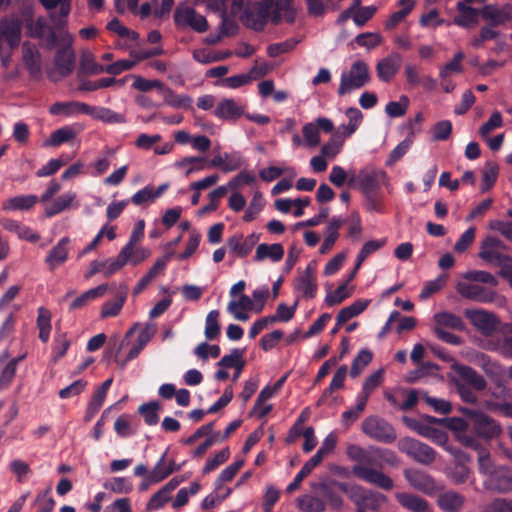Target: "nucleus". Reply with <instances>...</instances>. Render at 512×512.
Masks as SVG:
<instances>
[{"instance_id":"1","label":"nucleus","mask_w":512,"mask_h":512,"mask_svg":"<svg viewBox=\"0 0 512 512\" xmlns=\"http://www.w3.org/2000/svg\"><path fill=\"white\" fill-rule=\"evenodd\" d=\"M498 280L491 273L481 270H473L464 273L457 282L456 290L464 298L490 302L493 301L494 288Z\"/></svg>"},{"instance_id":"2","label":"nucleus","mask_w":512,"mask_h":512,"mask_svg":"<svg viewBox=\"0 0 512 512\" xmlns=\"http://www.w3.org/2000/svg\"><path fill=\"white\" fill-rule=\"evenodd\" d=\"M270 295L269 287H258L252 291L251 296L243 295L236 299L229 300L227 310L235 319L247 320L264 310Z\"/></svg>"},{"instance_id":"3","label":"nucleus","mask_w":512,"mask_h":512,"mask_svg":"<svg viewBox=\"0 0 512 512\" xmlns=\"http://www.w3.org/2000/svg\"><path fill=\"white\" fill-rule=\"evenodd\" d=\"M293 0H277L274 4L272 0H262L254 4L245 13V22L255 30L263 27L267 19L277 22L282 17V11L289 9Z\"/></svg>"},{"instance_id":"4","label":"nucleus","mask_w":512,"mask_h":512,"mask_svg":"<svg viewBox=\"0 0 512 512\" xmlns=\"http://www.w3.org/2000/svg\"><path fill=\"white\" fill-rule=\"evenodd\" d=\"M462 412L470 420L472 435H475V438L479 439L482 443L489 445L493 438L501 434V425L485 413L469 408H463Z\"/></svg>"},{"instance_id":"5","label":"nucleus","mask_w":512,"mask_h":512,"mask_svg":"<svg viewBox=\"0 0 512 512\" xmlns=\"http://www.w3.org/2000/svg\"><path fill=\"white\" fill-rule=\"evenodd\" d=\"M22 23L16 17L0 22V60L4 67L10 63L11 51L21 42Z\"/></svg>"},{"instance_id":"6","label":"nucleus","mask_w":512,"mask_h":512,"mask_svg":"<svg viewBox=\"0 0 512 512\" xmlns=\"http://www.w3.org/2000/svg\"><path fill=\"white\" fill-rule=\"evenodd\" d=\"M66 21L64 19L54 20V28L49 27L44 18H38L27 24V33L32 37H37L45 40L51 45L56 44V32L54 29L61 30L64 43L71 44L73 36L67 31L62 30L65 26Z\"/></svg>"},{"instance_id":"7","label":"nucleus","mask_w":512,"mask_h":512,"mask_svg":"<svg viewBox=\"0 0 512 512\" xmlns=\"http://www.w3.org/2000/svg\"><path fill=\"white\" fill-rule=\"evenodd\" d=\"M369 80L370 73L367 64L362 60H356L349 70L342 73L338 94L345 95L352 90L359 89Z\"/></svg>"},{"instance_id":"8","label":"nucleus","mask_w":512,"mask_h":512,"mask_svg":"<svg viewBox=\"0 0 512 512\" xmlns=\"http://www.w3.org/2000/svg\"><path fill=\"white\" fill-rule=\"evenodd\" d=\"M361 428L366 436L380 443L392 444L397 439L394 427L379 416H368Z\"/></svg>"},{"instance_id":"9","label":"nucleus","mask_w":512,"mask_h":512,"mask_svg":"<svg viewBox=\"0 0 512 512\" xmlns=\"http://www.w3.org/2000/svg\"><path fill=\"white\" fill-rule=\"evenodd\" d=\"M399 450L409 458L422 465L432 464L437 452L428 444L411 437H404L398 442Z\"/></svg>"},{"instance_id":"10","label":"nucleus","mask_w":512,"mask_h":512,"mask_svg":"<svg viewBox=\"0 0 512 512\" xmlns=\"http://www.w3.org/2000/svg\"><path fill=\"white\" fill-rule=\"evenodd\" d=\"M155 331L156 326L151 323H146L144 327H141L138 322H135L132 325V327L126 332L124 341L131 342L135 334H137V337L127 354L126 361H131L138 357L143 348L151 340Z\"/></svg>"},{"instance_id":"11","label":"nucleus","mask_w":512,"mask_h":512,"mask_svg":"<svg viewBox=\"0 0 512 512\" xmlns=\"http://www.w3.org/2000/svg\"><path fill=\"white\" fill-rule=\"evenodd\" d=\"M403 474L411 487L428 496H434L443 490L442 485L422 470L408 468L404 470Z\"/></svg>"},{"instance_id":"12","label":"nucleus","mask_w":512,"mask_h":512,"mask_svg":"<svg viewBox=\"0 0 512 512\" xmlns=\"http://www.w3.org/2000/svg\"><path fill=\"white\" fill-rule=\"evenodd\" d=\"M174 20L176 25L189 27L198 33L206 32L209 27L203 15L199 14L194 8L184 4L177 6L174 12Z\"/></svg>"},{"instance_id":"13","label":"nucleus","mask_w":512,"mask_h":512,"mask_svg":"<svg viewBox=\"0 0 512 512\" xmlns=\"http://www.w3.org/2000/svg\"><path fill=\"white\" fill-rule=\"evenodd\" d=\"M388 178L384 171L375 168L361 169L356 176V183L363 194L376 193L381 184H385Z\"/></svg>"},{"instance_id":"14","label":"nucleus","mask_w":512,"mask_h":512,"mask_svg":"<svg viewBox=\"0 0 512 512\" xmlns=\"http://www.w3.org/2000/svg\"><path fill=\"white\" fill-rule=\"evenodd\" d=\"M465 448L471 449L477 455L479 473L489 477L498 466H496L491 458L489 445L482 443L479 439L464 438Z\"/></svg>"},{"instance_id":"15","label":"nucleus","mask_w":512,"mask_h":512,"mask_svg":"<svg viewBox=\"0 0 512 512\" xmlns=\"http://www.w3.org/2000/svg\"><path fill=\"white\" fill-rule=\"evenodd\" d=\"M352 473L357 478L386 491L391 490L394 486L393 480L388 475L368 466L355 465L352 468Z\"/></svg>"},{"instance_id":"16","label":"nucleus","mask_w":512,"mask_h":512,"mask_svg":"<svg viewBox=\"0 0 512 512\" xmlns=\"http://www.w3.org/2000/svg\"><path fill=\"white\" fill-rule=\"evenodd\" d=\"M485 487L497 493H508L512 491V468L498 466L485 480Z\"/></svg>"},{"instance_id":"17","label":"nucleus","mask_w":512,"mask_h":512,"mask_svg":"<svg viewBox=\"0 0 512 512\" xmlns=\"http://www.w3.org/2000/svg\"><path fill=\"white\" fill-rule=\"evenodd\" d=\"M295 290L303 298H314L317 293L316 269L309 264L295 280Z\"/></svg>"},{"instance_id":"18","label":"nucleus","mask_w":512,"mask_h":512,"mask_svg":"<svg viewBox=\"0 0 512 512\" xmlns=\"http://www.w3.org/2000/svg\"><path fill=\"white\" fill-rule=\"evenodd\" d=\"M70 239L62 237L58 242L48 251L44 262L50 271H54L62 266L69 259L70 253Z\"/></svg>"},{"instance_id":"19","label":"nucleus","mask_w":512,"mask_h":512,"mask_svg":"<svg viewBox=\"0 0 512 512\" xmlns=\"http://www.w3.org/2000/svg\"><path fill=\"white\" fill-rule=\"evenodd\" d=\"M244 112L245 107L240 102L232 98H225L216 104L213 114L221 120L235 121L242 117Z\"/></svg>"},{"instance_id":"20","label":"nucleus","mask_w":512,"mask_h":512,"mask_svg":"<svg viewBox=\"0 0 512 512\" xmlns=\"http://www.w3.org/2000/svg\"><path fill=\"white\" fill-rule=\"evenodd\" d=\"M402 58L398 53H391L381 59L376 66L377 76L383 82H390L398 73Z\"/></svg>"},{"instance_id":"21","label":"nucleus","mask_w":512,"mask_h":512,"mask_svg":"<svg viewBox=\"0 0 512 512\" xmlns=\"http://www.w3.org/2000/svg\"><path fill=\"white\" fill-rule=\"evenodd\" d=\"M466 329V322H437L434 330L437 337L452 345L462 344L459 336L455 335L453 331H463Z\"/></svg>"},{"instance_id":"22","label":"nucleus","mask_w":512,"mask_h":512,"mask_svg":"<svg viewBox=\"0 0 512 512\" xmlns=\"http://www.w3.org/2000/svg\"><path fill=\"white\" fill-rule=\"evenodd\" d=\"M398 503L411 512H433L429 502L421 496L408 492H400L395 495Z\"/></svg>"},{"instance_id":"23","label":"nucleus","mask_w":512,"mask_h":512,"mask_svg":"<svg viewBox=\"0 0 512 512\" xmlns=\"http://www.w3.org/2000/svg\"><path fill=\"white\" fill-rule=\"evenodd\" d=\"M244 163L240 152H226L215 155L211 160V166L219 168L223 172H232L239 169Z\"/></svg>"},{"instance_id":"24","label":"nucleus","mask_w":512,"mask_h":512,"mask_svg":"<svg viewBox=\"0 0 512 512\" xmlns=\"http://www.w3.org/2000/svg\"><path fill=\"white\" fill-rule=\"evenodd\" d=\"M437 505L443 512H460L465 505V497L453 490L441 492L437 497Z\"/></svg>"},{"instance_id":"25","label":"nucleus","mask_w":512,"mask_h":512,"mask_svg":"<svg viewBox=\"0 0 512 512\" xmlns=\"http://www.w3.org/2000/svg\"><path fill=\"white\" fill-rule=\"evenodd\" d=\"M119 253L126 265H138L149 258L151 254L148 248L139 246L138 243L131 242H127Z\"/></svg>"},{"instance_id":"26","label":"nucleus","mask_w":512,"mask_h":512,"mask_svg":"<svg viewBox=\"0 0 512 512\" xmlns=\"http://www.w3.org/2000/svg\"><path fill=\"white\" fill-rule=\"evenodd\" d=\"M443 426L454 431L456 433L457 440L465 447L464 438L476 439L475 435H472L470 431V420L460 417L443 418Z\"/></svg>"},{"instance_id":"27","label":"nucleus","mask_w":512,"mask_h":512,"mask_svg":"<svg viewBox=\"0 0 512 512\" xmlns=\"http://www.w3.org/2000/svg\"><path fill=\"white\" fill-rule=\"evenodd\" d=\"M167 451L162 454L153 469L150 471V479L152 481H163L175 471L182 468V464H176L174 460L167 462Z\"/></svg>"},{"instance_id":"28","label":"nucleus","mask_w":512,"mask_h":512,"mask_svg":"<svg viewBox=\"0 0 512 512\" xmlns=\"http://www.w3.org/2000/svg\"><path fill=\"white\" fill-rule=\"evenodd\" d=\"M173 167L185 177L203 171L206 168V160L200 156H186L174 162Z\"/></svg>"},{"instance_id":"29","label":"nucleus","mask_w":512,"mask_h":512,"mask_svg":"<svg viewBox=\"0 0 512 512\" xmlns=\"http://www.w3.org/2000/svg\"><path fill=\"white\" fill-rule=\"evenodd\" d=\"M482 17L493 25H501L512 18V7L485 6L481 11Z\"/></svg>"},{"instance_id":"30","label":"nucleus","mask_w":512,"mask_h":512,"mask_svg":"<svg viewBox=\"0 0 512 512\" xmlns=\"http://www.w3.org/2000/svg\"><path fill=\"white\" fill-rule=\"evenodd\" d=\"M503 243L494 237H487L483 240L479 257L487 262L496 263L501 260L500 248Z\"/></svg>"},{"instance_id":"31","label":"nucleus","mask_w":512,"mask_h":512,"mask_svg":"<svg viewBox=\"0 0 512 512\" xmlns=\"http://www.w3.org/2000/svg\"><path fill=\"white\" fill-rule=\"evenodd\" d=\"M345 116L348 119V124L340 125L338 130L343 138H348L359 128L363 120V114L358 108L350 107L345 110Z\"/></svg>"},{"instance_id":"32","label":"nucleus","mask_w":512,"mask_h":512,"mask_svg":"<svg viewBox=\"0 0 512 512\" xmlns=\"http://www.w3.org/2000/svg\"><path fill=\"white\" fill-rule=\"evenodd\" d=\"M458 375L460 376L461 380L464 381L466 386L472 387V389L481 391L485 389L486 387V381L485 379L476 372L475 369H473L470 366H459Z\"/></svg>"},{"instance_id":"33","label":"nucleus","mask_w":512,"mask_h":512,"mask_svg":"<svg viewBox=\"0 0 512 512\" xmlns=\"http://www.w3.org/2000/svg\"><path fill=\"white\" fill-rule=\"evenodd\" d=\"M36 202L37 197L35 195H19L4 201L2 209L7 212L29 210Z\"/></svg>"},{"instance_id":"34","label":"nucleus","mask_w":512,"mask_h":512,"mask_svg":"<svg viewBox=\"0 0 512 512\" xmlns=\"http://www.w3.org/2000/svg\"><path fill=\"white\" fill-rule=\"evenodd\" d=\"M254 243L253 235L247 238H243L241 235H235L227 240V245L230 251L238 257L247 256L252 251Z\"/></svg>"},{"instance_id":"35","label":"nucleus","mask_w":512,"mask_h":512,"mask_svg":"<svg viewBox=\"0 0 512 512\" xmlns=\"http://www.w3.org/2000/svg\"><path fill=\"white\" fill-rule=\"evenodd\" d=\"M284 256L283 246L279 243L260 244L256 248L255 260L263 261L270 259L273 262L280 261Z\"/></svg>"},{"instance_id":"36","label":"nucleus","mask_w":512,"mask_h":512,"mask_svg":"<svg viewBox=\"0 0 512 512\" xmlns=\"http://www.w3.org/2000/svg\"><path fill=\"white\" fill-rule=\"evenodd\" d=\"M351 282L348 276L335 290L328 291L325 298L326 304L334 306L349 298L354 293V286L351 285Z\"/></svg>"},{"instance_id":"37","label":"nucleus","mask_w":512,"mask_h":512,"mask_svg":"<svg viewBox=\"0 0 512 512\" xmlns=\"http://www.w3.org/2000/svg\"><path fill=\"white\" fill-rule=\"evenodd\" d=\"M458 11L460 14L455 18V23L462 27H470L478 22L480 11L474 9L468 5V3L462 1L457 4Z\"/></svg>"},{"instance_id":"38","label":"nucleus","mask_w":512,"mask_h":512,"mask_svg":"<svg viewBox=\"0 0 512 512\" xmlns=\"http://www.w3.org/2000/svg\"><path fill=\"white\" fill-rule=\"evenodd\" d=\"M73 126H64L53 131L50 137L44 142V146L57 147L63 143L73 140L78 134Z\"/></svg>"},{"instance_id":"39","label":"nucleus","mask_w":512,"mask_h":512,"mask_svg":"<svg viewBox=\"0 0 512 512\" xmlns=\"http://www.w3.org/2000/svg\"><path fill=\"white\" fill-rule=\"evenodd\" d=\"M164 103L173 108L189 109L192 105V98L184 94H176L169 88L162 87L160 91Z\"/></svg>"},{"instance_id":"40","label":"nucleus","mask_w":512,"mask_h":512,"mask_svg":"<svg viewBox=\"0 0 512 512\" xmlns=\"http://www.w3.org/2000/svg\"><path fill=\"white\" fill-rule=\"evenodd\" d=\"M108 290V286L106 284H101L95 288H91L84 293H82L80 296L75 298L73 302L71 303L70 307L72 309H79L83 306L87 305L93 300H96L100 297H102L106 291Z\"/></svg>"},{"instance_id":"41","label":"nucleus","mask_w":512,"mask_h":512,"mask_svg":"<svg viewBox=\"0 0 512 512\" xmlns=\"http://www.w3.org/2000/svg\"><path fill=\"white\" fill-rule=\"evenodd\" d=\"M297 505L303 512H324L326 510L324 499L309 494L298 497Z\"/></svg>"},{"instance_id":"42","label":"nucleus","mask_w":512,"mask_h":512,"mask_svg":"<svg viewBox=\"0 0 512 512\" xmlns=\"http://www.w3.org/2000/svg\"><path fill=\"white\" fill-rule=\"evenodd\" d=\"M3 226L8 231L15 233L20 239L27 240L29 242H36L40 238V236L29 227L14 220L4 221Z\"/></svg>"},{"instance_id":"43","label":"nucleus","mask_w":512,"mask_h":512,"mask_svg":"<svg viewBox=\"0 0 512 512\" xmlns=\"http://www.w3.org/2000/svg\"><path fill=\"white\" fill-rule=\"evenodd\" d=\"M76 199V194L73 192H67L56 198L51 205L46 207L45 214L48 217L56 215L65 209L72 206Z\"/></svg>"},{"instance_id":"44","label":"nucleus","mask_w":512,"mask_h":512,"mask_svg":"<svg viewBox=\"0 0 512 512\" xmlns=\"http://www.w3.org/2000/svg\"><path fill=\"white\" fill-rule=\"evenodd\" d=\"M23 62L31 75H36L40 71V57L38 51L28 45L23 44Z\"/></svg>"},{"instance_id":"45","label":"nucleus","mask_w":512,"mask_h":512,"mask_svg":"<svg viewBox=\"0 0 512 512\" xmlns=\"http://www.w3.org/2000/svg\"><path fill=\"white\" fill-rule=\"evenodd\" d=\"M329 181L337 187H342L346 181L354 186L356 183V175L354 172H346L343 167L335 165L332 167L329 174Z\"/></svg>"},{"instance_id":"46","label":"nucleus","mask_w":512,"mask_h":512,"mask_svg":"<svg viewBox=\"0 0 512 512\" xmlns=\"http://www.w3.org/2000/svg\"><path fill=\"white\" fill-rule=\"evenodd\" d=\"M465 55L463 52H457L453 59L447 62L439 72V76L441 80L448 79L452 74H459L463 72L462 61L464 60Z\"/></svg>"},{"instance_id":"47","label":"nucleus","mask_w":512,"mask_h":512,"mask_svg":"<svg viewBox=\"0 0 512 512\" xmlns=\"http://www.w3.org/2000/svg\"><path fill=\"white\" fill-rule=\"evenodd\" d=\"M370 300L358 299L349 306L341 309L336 320H349L359 316L369 305Z\"/></svg>"},{"instance_id":"48","label":"nucleus","mask_w":512,"mask_h":512,"mask_svg":"<svg viewBox=\"0 0 512 512\" xmlns=\"http://www.w3.org/2000/svg\"><path fill=\"white\" fill-rule=\"evenodd\" d=\"M381 246H382V242L375 241V240L368 241L363 245L361 251L357 255L356 265H355L353 271L349 274V281L354 280L359 268L361 267V265H362L363 261L366 259V257H368V255H370L371 253L377 251Z\"/></svg>"},{"instance_id":"49","label":"nucleus","mask_w":512,"mask_h":512,"mask_svg":"<svg viewBox=\"0 0 512 512\" xmlns=\"http://www.w3.org/2000/svg\"><path fill=\"white\" fill-rule=\"evenodd\" d=\"M159 409L160 404L157 401H151L139 406L138 413L144 418L147 425L153 426L159 422Z\"/></svg>"},{"instance_id":"50","label":"nucleus","mask_w":512,"mask_h":512,"mask_svg":"<svg viewBox=\"0 0 512 512\" xmlns=\"http://www.w3.org/2000/svg\"><path fill=\"white\" fill-rule=\"evenodd\" d=\"M372 358L373 354L370 350L362 349L352 361L350 376L352 378L358 377L363 369L372 361Z\"/></svg>"},{"instance_id":"51","label":"nucleus","mask_w":512,"mask_h":512,"mask_svg":"<svg viewBox=\"0 0 512 512\" xmlns=\"http://www.w3.org/2000/svg\"><path fill=\"white\" fill-rule=\"evenodd\" d=\"M104 488L118 494H128L133 490V484L127 477H114L105 481Z\"/></svg>"},{"instance_id":"52","label":"nucleus","mask_w":512,"mask_h":512,"mask_svg":"<svg viewBox=\"0 0 512 512\" xmlns=\"http://www.w3.org/2000/svg\"><path fill=\"white\" fill-rule=\"evenodd\" d=\"M114 430L121 438H127L136 433L132 426V416L129 414L120 415L114 422Z\"/></svg>"},{"instance_id":"53","label":"nucleus","mask_w":512,"mask_h":512,"mask_svg":"<svg viewBox=\"0 0 512 512\" xmlns=\"http://www.w3.org/2000/svg\"><path fill=\"white\" fill-rule=\"evenodd\" d=\"M263 208H264V200L262 197V193L259 191H256L253 194V197H252L247 209L245 210V213L243 216V221H245V222L253 221L259 215V213L263 210Z\"/></svg>"},{"instance_id":"54","label":"nucleus","mask_w":512,"mask_h":512,"mask_svg":"<svg viewBox=\"0 0 512 512\" xmlns=\"http://www.w3.org/2000/svg\"><path fill=\"white\" fill-rule=\"evenodd\" d=\"M80 66L85 73L96 75L105 72V67L96 62L95 56L89 52L84 51L81 55Z\"/></svg>"},{"instance_id":"55","label":"nucleus","mask_w":512,"mask_h":512,"mask_svg":"<svg viewBox=\"0 0 512 512\" xmlns=\"http://www.w3.org/2000/svg\"><path fill=\"white\" fill-rule=\"evenodd\" d=\"M400 10L393 13L390 18L386 21V28L393 29L395 28L404 18L411 12L414 2L413 0H401L400 1Z\"/></svg>"},{"instance_id":"56","label":"nucleus","mask_w":512,"mask_h":512,"mask_svg":"<svg viewBox=\"0 0 512 512\" xmlns=\"http://www.w3.org/2000/svg\"><path fill=\"white\" fill-rule=\"evenodd\" d=\"M201 489L199 482H192L189 488L183 487L178 490L176 498L172 503L174 509H180L189 501V495H196Z\"/></svg>"},{"instance_id":"57","label":"nucleus","mask_w":512,"mask_h":512,"mask_svg":"<svg viewBox=\"0 0 512 512\" xmlns=\"http://www.w3.org/2000/svg\"><path fill=\"white\" fill-rule=\"evenodd\" d=\"M409 104V98L406 95H402L398 101L389 102L385 107V112L391 118L401 117L407 112Z\"/></svg>"},{"instance_id":"58","label":"nucleus","mask_w":512,"mask_h":512,"mask_svg":"<svg viewBox=\"0 0 512 512\" xmlns=\"http://www.w3.org/2000/svg\"><path fill=\"white\" fill-rule=\"evenodd\" d=\"M345 139L346 138H343V136L338 131L336 136L332 137L326 144L322 146L321 153L323 156H326L330 159L336 157L342 151Z\"/></svg>"},{"instance_id":"59","label":"nucleus","mask_w":512,"mask_h":512,"mask_svg":"<svg viewBox=\"0 0 512 512\" xmlns=\"http://www.w3.org/2000/svg\"><path fill=\"white\" fill-rule=\"evenodd\" d=\"M23 358L24 356L13 358L4 366L0 374V390L10 385L16 374L17 365Z\"/></svg>"},{"instance_id":"60","label":"nucleus","mask_w":512,"mask_h":512,"mask_svg":"<svg viewBox=\"0 0 512 512\" xmlns=\"http://www.w3.org/2000/svg\"><path fill=\"white\" fill-rule=\"evenodd\" d=\"M243 465L244 460L239 459L228 465L224 470H222L218 478L216 479V490L222 488L224 483L231 481L235 477L237 472L242 468Z\"/></svg>"},{"instance_id":"61","label":"nucleus","mask_w":512,"mask_h":512,"mask_svg":"<svg viewBox=\"0 0 512 512\" xmlns=\"http://www.w3.org/2000/svg\"><path fill=\"white\" fill-rule=\"evenodd\" d=\"M413 143L412 138L407 137L400 142L389 154L385 164L387 166H393L398 162L411 148Z\"/></svg>"},{"instance_id":"62","label":"nucleus","mask_w":512,"mask_h":512,"mask_svg":"<svg viewBox=\"0 0 512 512\" xmlns=\"http://www.w3.org/2000/svg\"><path fill=\"white\" fill-rule=\"evenodd\" d=\"M318 466L311 459H309L300 469V471L296 474L293 481L287 486L286 492L292 493L296 489L299 488L301 482L313 471V469Z\"/></svg>"},{"instance_id":"63","label":"nucleus","mask_w":512,"mask_h":512,"mask_svg":"<svg viewBox=\"0 0 512 512\" xmlns=\"http://www.w3.org/2000/svg\"><path fill=\"white\" fill-rule=\"evenodd\" d=\"M305 145L313 148L320 143V132L315 123L309 122L302 128Z\"/></svg>"},{"instance_id":"64","label":"nucleus","mask_w":512,"mask_h":512,"mask_svg":"<svg viewBox=\"0 0 512 512\" xmlns=\"http://www.w3.org/2000/svg\"><path fill=\"white\" fill-rule=\"evenodd\" d=\"M484 512H512V500L496 498L486 505Z\"/></svg>"}]
</instances>
